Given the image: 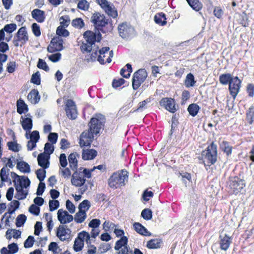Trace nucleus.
<instances>
[{
    "label": "nucleus",
    "mask_w": 254,
    "mask_h": 254,
    "mask_svg": "<svg viewBox=\"0 0 254 254\" xmlns=\"http://www.w3.org/2000/svg\"><path fill=\"white\" fill-rule=\"evenodd\" d=\"M106 122L105 116L101 114H96L89 123V129L83 131L80 135L79 145L81 147H90L94 139V135H97L103 128Z\"/></svg>",
    "instance_id": "1"
},
{
    "label": "nucleus",
    "mask_w": 254,
    "mask_h": 254,
    "mask_svg": "<svg viewBox=\"0 0 254 254\" xmlns=\"http://www.w3.org/2000/svg\"><path fill=\"white\" fill-rule=\"evenodd\" d=\"M90 21L93 23L95 29L97 31L106 33L111 32L113 29L112 19L107 18L104 14L100 12H94L91 17Z\"/></svg>",
    "instance_id": "2"
},
{
    "label": "nucleus",
    "mask_w": 254,
    "mask_h": 254,
    "mask_svg": "<svg viewBox=\"0 0 254 254\" xmlns=\"http://www.w3.org/2000/svg\"><path fill=\"white\" fill-rule=\"evenodd\" d=\"M83 38L86 43H82L80 49L83 53H90L92 50V46L96 42H100L102 40V34L100 32H93L90 30L86 31L83 34Z\"/></svg>",
    "instance_id": "3"
},
{
    "label": "nucleus",
    "mask_w": 254,
    "mask_h": 254,
    "mask_svg": "<svg viewBox=\"0 0 254 254\" xmlns=\"http://www.w3.org/2000/svg\"><path fill=\"white\" fill-rule=\"evenodd\" d=\"M201 159L204 164H214L217 160V146L213 141L201 152Z\"/></svg>",
    "instance_id": "4"
},
{
    "label": "nucleus",
    "mask_w": 254,
    "mask_h": 254,
    "mask_svg": "<svg viewBox=\"0 0 254 254\" xmlns=\"http://www.w3.org/2000/svg\"><path fill=\"white\" fill-rule=\"evenodd\" d=\"M228 185L232 190L233 193L237 194L245 186V183L243 179H240L238 176H231Z\"/></svg>",
    "instance_id": "5"
},
{
    "label": "nucleus",
    "mask_w": 254,
    "mask_h": 254,
    "mask_svg": "<svg viewBox=\"0 0 254 254\" xmlns=\"http://www.w3.org/2000/svg\"><path fill=\"white\" fill-rule=\"evenodd\" d=\"M96 1L109 16L113 18L117 17L118 11L113 3L107 0H96Z\"/></svg>",
    "instance_id": "6"
},
{
    "label": "nucleus",
    "mask_w": 254,
    "mask_h": 254,
    "mask_svg": "<svg viewBox=\"0 0 254 254\" xmlns=\"http://www.w3.org/2000/svg\"><path fill=\"white\" fill-rule=\"evenodd\" d=\"M147 73L145 69H139L133 74L132 79V88L137 90L146 79Z\"/></svg>",
    "instance_id": "7"
},
{
    "label": "nucleus",
    "mask_w": 254,
    "mask_h": 254,
    "mask_svg": "<svg viewBox=\"0 0 254 254\" xmlns=\"http://www.w3.org/2000/svg\"><path fill=\"white\" fill-rule=\"evenodd\" d=\"M120 36L123 39H130L134 35V29L131 25L126 23H123L118 26Z\"/></svg>",
    "instance_id": "8"
},
{
    "label": "nucleus",
    "mask_w": 254,
    "mask_h": 254,
    "mask_svg": "<svg viewBox=\"0 0 254 254\" xmlns=\"http://www.w3.org/2000/svg\"><path fill=\"white\" fill-rule=\"evenodd\" d=\"M128 176H111L108 180V185L112 189H117L119 186H124L127 181Z\"/></svg>",
    "instance_id": "9"
},
{
    "label": "nucleus",
    "mask_w": 254,
    "mask_h": 254,
    "mask_svg": "<svg viewBox=\"0 0 254 254\" xmlns=\"http://www.w3.org/2000/svg\"><path fill=\"white\" fill-rule=\"evenodd\" d=\"M63 42V40L61 37H58L52 38L47 47L48 52L53 53L62 51L64 48Z\"/></svg>",
    "instance_id": "10"
},
{
    "label": "nucleus",
    "mask_w": 254,
    "mask_h": 254,
    "mask_svg": "<svg viewBox=\"0 0 254 254\" xmlns=\"http://www.w3.org/2000/svg\"><path fill=\"white\" fill-rule=\"evenodd\" d=\"M65 111L67 117L71 120H75L77 117V112L74 102L68 99L66 101Z\"/></svg>",
    "instance_id": "11"
},
{
    "label": "nucleus",
    "mask_w": 254,
    "mask_h": 254,
    "mask_svg": "<svg viewBox=\"0 0 254 254\" xmlns=\"http://www.w3.org/2000/svg\"><path fill=\"white\" fill-rule=\"evenodd\" d=\"M242 81L238 76H235L229 84V90L230 94L235 99L240 91Z\"/></svg>",
    "instance_id": "12"
},
{
    "label": "nucleus",
    "mask_w": 254,
    "mask_h": 254,
    "mask_svg": "<svg viewBox=\"0 0 254 254\" xmlns=\"http://www.w3.org/2000/svg\"><path fill=\"white\" fill-rule=\"evenodd\" d=\"M160 105L164 107L171 113H174L177 111L175 106V101L172 98H163L159 102Z\"/></svg>",
    "instance_id": "13"
},
{
    "label": "nucleus",
    "mask_w": 254,
    "mask_h": 254,
    "mask_svg": "<svg viewBox=\"0 0 254 254\" xmlns=\"http://www.w3.org/2000/svg\"><path fill=\"white\" fill-rule=\"evenodd\" d=\"M13 181L17 184V187L22 188H27L30 185L31 182L27 176H13Z\"/></svg>",
    "instance_id": "14"
},
{
    "label": "nucleus",
    "mask_w": 254,
    "mask_h": 254,
    "mask_svg": "<svg viewBox=\"0 0 254 254\" xmlns=\"http://www.w3.org/2000/svg\"><path fill=\"white\" fill-rule=\"evenodd\" d=\"M76 156L77 154L76 153H72L68 157L69 166L73 171H74V172L72 175H80V173H81V171L82 169V168H80L79 169V173H78L77 171V160L76 159Z\"/></svg>",
    "instance_id": "15"
},
{
    "label": "nucleus",
    "mask_w": 254,
    "mask_h": 254,
    "mask_svg": "<svg viewBox=\"0 0 254 254\" xmlns=\"http://www.w3.org/2000/svg\"><path fill=\"white\" fill-rule=\"evenodd\" d=\"M15 36V38H17L19 40H21V47L22 46V45L25 44L29 39L26 28L25 27H21L20 28Z\"/></svg>",
    "instance_id": "16"
},
{
    "label": "nucleus",
    "mask_w": 254,
    "mask_h": 254,
    "mask_svg": "<svg viewBox=\"0 0 254 254\" xmlns=\"http://www.w3.org/2000/svg\"><path fill=\"white\" fill-rule=\"evenodd\" d=\"M220 249L224 251H227L232 243V238L228 235L225 234L224 236H219Z\"/></svg>",
    "instance_id": "17"
},
{
    "label": "nucleus",
    "mask_w": 254,
    "mask_h": 254,
    "mask_svg": "<svg viewBox=\"0 0 254 254\" xmlns=\"http://www.w3.org/2000/svg\"><path fill=\"white\" fill-rule=\"evenodd\" d=\"M50 157L45 154L40 153L37 157L38 164L41 167L48 168L50 166Z\"/></svg>",
    "instance_id": "18"
},
{
    "label": "nucleus",
    "mask_w": 254,
    "mask_h": 254,
    "mask_svg": "<svg viewBox=\"0 0 254 254\" xmlns=\"http://www.w3.org/2000/svg\"><path fill=\"white\" fill-rule=\"evenodd\" d=\"M14 186L16 190V193L14 195V197L18 200H23L26 198L28 195V191L24 190V188L20 187H17V184L15 181H13Z\"/></svg>",
    "instance_id": "19"
},
{
    "label": "nucleus",
    "mask_w": 254,
    "mask_h": 254,
    "mask_svg": "<svg viewBox=\"0 0 254 254\" xmlns=\"http://www.w3.org/2000/svg\"><path fill=\"white\" fill-rule=\"evenodd\" d=\"M32 17L39 23H42L45 21V12L39 9H34L31 12Z\"/></svg>",
    "instance_id": "20"
},
{
    "label": "nucleus",
    "mask_w": 254,
    "mask_h": 254,
    "mask_svg": "<svg viewBox=\"0 0 254 254\" xmlns=\"http://www.w3.org/2000/svg\"><path fill=\"white\" fill-rule=\"evenodd\" d=\"M27 99L32 104H37L40 100V96L38 90L35 89L31 90L27 95Z\"/></svg>",
    "instance_id": "21"
},
{
    "label": "nucleus",
    "mask_w": 254,
    "mask_h": 254,
    "mask_svg": "<svg viewBox=\"0 0 254 254\" xmlns=\"http://www.w3.org/2000/svg\"><path fill=\"white\" fill-rule=\"evenodd\" d=\"M71 231L69 229H65L64 226L60 225L57 231V236L60 238L62 241H64L67 239L66 235L68 233H70Z\"/></svg>",
    "instance_id": "22"
},
{
    "label": "nucleus",
    "mask_w": 254,
    "mask_h": 254,
    "mask_svg": "<svg viewBox=\"0 0 254 254\" xmlns=\"http://www.w3.org/2000/svg\"><path fill=\"white\" fill-rule=\"evenodd\" d=\"M71 183L73 185L76 187L82 186L85 182L86 179L84 177L90 178L91 176H72Z\"/></svg>",
    "instance_id": "23"
},
{
    "label": "nucleus",
    "mask_w": 254,
    "mask_h": 254,
    "mask_svg": "<svg viewBox=\"0 0 254 254\" xmlns=\"http://www.w3.org/2000/svg\"><path fill=\"white\" fill-rule=\"evenodd\" d=\"M97 154V152L95 149H83L82 157L84 160H92L96 157Z\"/></svg>",
    "instance_id": "24"
},
{
    "label": "nucleus",
    "mask_w": 254,
    "mask_h": 254,
    "mask_svg": "<svg viewBox=\"0 0 254 254\" xmlns=\"http://www.w3.org/2000/svg\"><path fill=\"white\" fill-rule=\"evenodd\" d=\"M22 121H21V126L23 129L26 132H30L31 129L33 127V121L31 118H24L21 117Z\"/></svg>",
    "instance_id": "25"
},
{
    "label": "nucleus",
    "mask_w": 254,
    "mask_h": 254,
    "mask_svg": "<svg viewBox=\"0 0 254 254\" xmlns=\"http://www.w3.org/2000/svg\"><path fill=\"white\" fill-rule=\"evenodd\" d=\"M16 168L21 173L23 174H27L30 172V165L24 161H17Z\"/></svg>",
    "instance_id": "26"
},
{
    "label": "nucleus",
    "mask_w": 254,
    "mask_h": 254,
    "mask_svg": "<svg viewBox=\"0 0 254 254\" xmlns=\"http://www.w3.org/2000/svg\"><path fill=\"white\" fill-rule=\"evenodd\" d=\"M133 227L136 232L140 235L145 236H149L151 235V233L149 232L145 227L138 222H135L133 224Z\"/></svg>",
    "instance_id": "27"
},
{
    "label": "nucleus",
    "mask_w": 254,
    "mask_h": 254,
    "mask_svg": "<svg viewBox=\"0 0 254 254\" xmlns=\"http://www.w3.org/2000/svg\"><path fill=\"white\" fill-rule=\"evenodd\" d=\"M17 112L20 115L26 113L28 111V106L22 99H19L16 102Z\"/></svg>",
    "instance_id": "28"
},
{
    "label": "nucleus",
    "mask_w": 254,
    "mask_h": 254,
    "mask_svg": "<svg viewBox=\"0 0 254 254\" xmlns=\"http://www.w3.org/2000/svg\"><path fill=\"white\" fill-rule=\"evenodd\" d=\"M166 19V15L163 12L156 14L154 17L155 22L160 26L166 25L167 23Z\"/></svg>",
    "instance_id": "29"
},
{
    "label": "nucleus",
    "mask_w": 254,
    "mask_h": 254,
    "mask_svg": "<svg viewBox=\"0 0 254 254\" xmlns=\"http://www.w3.org/2000/svg\"><path fill=\"white\" fill-rule=\"evenodd\" d=\"M189 5L195 11H199L202 8V4L199 0H186Z\"/></svg>",
    "instance_id": "30"
},
{
    "label": "nucleus",
    "mask_w": 254,
    "mask_h": 254,
    "mask_svg": "<svg viewBox=\"0 0 254 254\" xmlns=\"http://www.w3.org/2000/svg\"><path fill=\"white\" fill-rule=\"evenodd\" d=\"M220 148L222 151L226 153L227 156H229L232 153V147L230 145L229 142L222 141L220 144Z\"/></svg>",
    "instance_id": "31"
},
{
    "label": "nucleus",
    "mask_w": 254,
    "mask_h": 254,
    "mask_svg": "<svg viewBox=\"0 0 254 254\" xmlns=\"http://www.w3.org/2000/svg\"><path fill=\"white\" fill-rule=\"evenodd\" d=\"M234 77L230 73H224L219 76V82L222 85L229 84Z\"/></svg>",
    "instance_id": "32"
},
{
    "label": "nucleus",
    "mask_w": 254,
    "mask_h": 254,
    "mask_svg": "<svg viewBox=\"0 0 254 254\" xmlns=\"http://www.w3.org/2000/svg\"><path fill=\"white\" fill-rule=\"evenodd\" d=\"M162 241L159 239H153L148 241L146 247L150 249L159 248L161 246Z\"/></svg>",
    "instance_id": "33"
},
{
    "label": "nucleus",
    "mask_w": 254,
    "mask_h": 254,
    "mask_svg": "<svg viewBox=\"0 0 254 254\" xmlns=\"http://www.w3.org/2000/svg\"><path fill=\"white\" fill-rule=\"evenodd\" d=\"M132 69L131 65L130 64H127L126 67L122 68L120 71L121 75L126 78H128L130 73L132 72Z\"/></svg>",
    "instance_id": "34"
},
{
    "label": "nucleus",
    "mask_w": 254,
    "mask_h": 254,
    "mask_svg": "<svg viewBox=\"0 0 254 254\" xmlns=\"http://www.w3.org/2000/svg\"><path fill=\"white\" fill-rule=\"evenodd\" d=\"M199 109L200 107L197 104L192 103L189 105L187 110L190 116L195 117L198 114Z\"/></svg>",
    "instance_id": "35"
},
{
    "label": "nucleus",
    "mask_w": 254,
    "mask_h": 254,
    "mask_svg": "<svg viewBox=\"0 0 254 254\" xmlns=\"http://www.w3.org/2000/svg\"><path fill=\"white\" fill-rule=\"evenodd\" d=\"M195 82L194 75L191 73L188 74L185 81V86L187 88L193 87Z\"/></svg>",
    "instance_id": "36"
},
{
    "label": "nucleus",
    "mask_w": 254,
    "mask_h": 254,
    "mask_svg": "<svg viewBox=\"0 0 254 254\" xmlns=\"http://www.w3.org/2000/svg\"><path fill=\"white\" fill-rule=\"evenodd\" d=\"M87 215L85 211H78L74 217V221L77 223H82L86 218Z\"/></svg>",
    "instance_id": "37"
},
{
    "label": "nucleus",
    "mask_w": 254,
    "mask_h": 254,
    "mask_svg": "<svg viewBox=\"0 0 254 254\" xmlns=\"http://www.w3.org/2000/svg\"><path fill=\"white\" fill-rule=\"evenodd\" d=\"M246 120L248 123L252 125L254 122V107L251 106L246 112Z\"/></svg>",
    "instance_id": "38"
},
{
    "label": "nucleus",
    "mask_w": 254,
    "mask_h": 254,
    "mask_svg": "<svg viewBox=\"0 0 254 254\" xmlns=\"http://www.w3.org/2000/svg\"><path fill=\"white\" fill-rule=\"evenodd\" d=\"M128 239L127 237L123 236L120 240L116 243L115 249L119 250L122 247L127 245Z\"/></svg>",
    "instance_id": "39"
},
{
    "label": "nucleus",
    "mask_w": 254,
    "mask_h": 254,
    "mask_svg": "<svg viewBox=\"0 0 254 254\" xmlns=\"http://www.w3.org/2000/svg\"><path fill=\"white\" fill-rule=\"evenodd\" d=\"M110 50V48L109 47H105L102 48L99 51V55L97 58V61L100 63L101 64H105L104 59L102 58V55H105L106 53L109 52Z\"/></svg>",
    "instance_id": "40"
},
{
    "label": "nucleus",
    "mask_w": 254,
    "mask_h": 254,
    "mask_svg": "<svg viewBox=\"0 0 254 254\" xmlns=\"http://www.w3.org/2000/svg\"><path fill=\"white\" fill-rule=\"evenodd\" d=\"M25 137L30 139V140L38 142L40 139L39 132L38 130H34L31 132L29 135L28 134V132H26Z\"/></svg>",
    "instance_id": "41"
},
{
    "label": "nucleus",
    "mask_w": 254,
    "mask_h": 254,
    "mask_svg": "<svg viewBox=\"0 0 254 254\" xmlns=\"http://www.w3.org/2000/svg\"><path fill=\"white\" fill-rule=\"evenodd\" d=\"M54 151V146L53 144L49 142H47L45 143L44 146V152L41 153V154H45V155L50 157V155L52 154Z\"/></svg>",
    "instance_id": "42"
},
{
    "label": "nucleus",
    "mask_w": 254,
    "mask_h": 254,
    "mask_svg": "<svg viewBox=\"0 0 254 254\" xmlns=\"http://www.w3.org/2000/svg\"><path fill=\"white\" fill-rule=\"evenodd\" d=\"M56 34L59 36L66 37L69 36V32L63 26H59L57 28Z\"/></svg>",
    "instance_id": "43"
},
{
    "label": "nucleus",
    "mask_w": 254,
    "mask_h": 254,
    "mask_svg": "<svg viewBox=\"0 0 254 254\" xmlns=\"http://www.w3.org/2000/svg\"><path fill=\"white\" fill-rule=\"evenodd\" d=\"M8 149L15 152H18L20 150V146L16 142L9 141L7 143Z\"/></svg>",
    "instance_id": "44"
},
{
    "label": "nucleus",
    "mask_w": 254,
    "mask_h": 254,
    "mask_svg": "<svg viewBox=\"0 0 254 254\" xmlns=\"http://www.w3.org/2000/svg\"><path fill=\"white\" fill-rule=\"evenodd\" d=\"M90 206L91 205L90 202L87 199L84 200L79 204L78 206L79 210L81 211H85L86 212L87 210H88Z\"/></svg>",
    "instance_id": "45"
},
{
    "label": "nucleus",
    "mask_w": 254,
    "mask_h": 254,
    "mask_svg": "<svg viewBox=\"0 0 254 254\" xmlns=\"http://www.w3.org/2000/svg\"><path fill=\"white\" fill-rule=\"evenodd\" d=\"M141 216L146 220H151L152 217V211L149 208H145L142 211Z\"/></svg>",
    "instance_id": "46"
},
{
    "label": "nucleus",
    "mask_w": 254,
    "mask_h": 254,
    "mask_svg": "<svg viewBox=\"0 0 254 254\" xmlns=\"http://www.w3.org/2000/svg\"><path fill=\"white\" fill-rule=\"evenodd\" d=\"M30 82L37 85L41 84V77L39 71H37L32 75Z\"/></svg>",
    "instance_id": "47"
},
{
    "label": "nucleus",
    "mask_w": 254,
    "mask_h": 254,
    "mask_svg": "<svg viewBox=\"0 0 254 254\" xmlns=\"http://www.w3.org/2000/svg\"><path fill=\"white\" fill-rule=\"evenodd\" d=\"M27 217L24 214L18 215L16 219V225L17 227H21L24 225L26 220Z\"/></svg>",
    "instance_id": "48"
},
{
    "label": "nucleus",
    "mask_w": 254,
    "mask_h": 254,
    "mask_svg": "<svg viewBox=\"0 0 254 254\" xmlns=\"http://www.w3.org/2000/svg\"><path fill=\"white\" fill-rule=\"evenodd\" d=\"M84 246V242L82 240L78 239H75L73 245V249L76 252H78L82 250Z\"/></svg>",
    "instance_id": "49"
},
{
    "label": "nucleus",
    "mask_w": 254,
    "mask_h": 254,
    "mask_svg": "<svg viewBox=\"0 0 254 254\" xmlns=\"http://www.w3.org/2000/svg\"><path fill=\"white\" fill-rule=\"evenodd\" d=\"M77 239H78L80 240H82L84 241V240L85 239L87 244L90 243V236L88 233L85 232V231H82L81 232H80L78 234Z\"/></svg>",
    "instance_id": "50"
},
{
    "label": "nucleus",
    "mask_w": 254,
    "mask_h": 254,
    "mask_svg": "<svg viewBox=\"0 0 254 254\" xmlns=\"http://www.w3.org/2000/svg\"><path fill=\"white\" fill-rule=\"evenodd\" d=\"M71 24L74 27L82 28L84 26V22L82 18H77L72 21Z\"/></svg>",
    "instance_id": "51"
},
{
    "label": "nucleus",
    "mask_w": 254,
    "mask_h": 254,
    "mask_svg": "<svg viewBox=\"0 0 254 254\" xmlns=\"http://www.w3.org/2000/svg\"><path fill=\"white\" fill-rule=\"evenodd\" d=\"M67 212L65 210H63L62 209H60L58 210L57 215L58 220L61 224H66L65 219L66 216H65L64 213Z\"/></svg>",
    "instance_id": "52"
},
{
    "label": "nucleus",
    "mask_w": 254,
    "mask_h": 254,
    "mask_svg": "<svg viewBox=\"0 0 254 254\" xmlns=\"http://www.w3.org/2000/svg\"><path fill=\"white\" fill-rule=\"evenodd\" d=\"M37 66L38 68L43 69L46 72H48L50 70L49 67L47 65L46 62L43 59H39Z\"/></svg>",
    "instance_id": "53"
},
{
    "label": "nucleus",
    "mask_w": 254,
    "mask_h": 254,
    "mask_svg": "<svg viewBox=\"0 0 254 254\" xmlns=\"http://www.w3.org/2000/svg\"><path fill=\"white\" fill-rule=\"evenodd\" d=\"M49 210L53 211L60 206V202L58 200H50L49 202Z\"/></svg>",
    "instance_id": "54"
},
{
    "label": "nucleus",
    "mask_w": 254,
    "mask_h": 254,
    "mask_svg": "<svg viewBox=\"0 0 254 254\" xmlns=\"http://www.w3.org/2000/svg\"><path fill=\"white\" fill-rule=\"evenodd\" d=\"M17 26L14 23L6 24L2 29L7 33H11L16 30Z\"/></svg>",
    "instance_id": "55"
},
{
    "label": "nucleus",
    "mask_w": 254,
    "mask_h": 254,
    "mask_svg": "<svg viewBox=\"0 0 254 254\" xmlns=\"http://www.w3.org/2000/svg\"><path fill=\"white\" fill-rule=\"evenodd\" d=\"M48 58L49 60L53 62L56 63L59 61L62 57V55L60 53H56L55 54H53L50 55H48Z\"/></svg>",
    "instance_id": "56"
},
{
    "label": "nucleus",
    "mask_w": 254,
    "mask_h": 254,
    "mask_svg": "<svg viewBox=\"0 0 254 254\" xmlns=\"http://www.w3.org/2000/svg\"><path fill=\"white\" fill-rule=\"evenodd\" d=\"M60 26L67 27L70 23V18L68 15L62 16L60 18Z\"/></svg>",
    "instance_id": "57"
},
{
    "label": "nucleus",
    "mask_w": 254,
    "mask_h": 254,
    "mask_svg": "<svg viewBox=\"0 0 254 254\" xmlns=\"http://www.w3.org/2000/svg\"><path fill=\"white\" fill-rule=\"evenodd\" d=\"M154 193L152 191L146 190L142 194V199L145 201H148L149 200L150 198L152 197Z\"/></svg>",
    "instance_id": "58"
},
{
    "label": "nucleus",
    "mask_w": 254,
    "mask_h": 254,
    "mask_svg": "<svg viewBox=\"0 0 254 254\" xmlns=\"http://www.w3.org/2000/svg\"><path fill=\"white\" fill-rule=\"evenodd\" d=\"M77 7L83 10H87L89 8V3L86 0H79L77 4Z\"/></svg>",
    "instance_id": "59"
},
{
    "label": "nucleus",
    "mask_w": 254,
    "mask_h": 254,
    "mask_svg": "<svg viewBox=\"0 0 254 254\" xmlns=\"http://www.w3.org/2000/svg\"><path fill=\"white\" fill-rule=\"evenodd\" d=\"M34 238L33 236H29L25 241L24 246L25 248H31L33 246L34 243Z\"/></svg>",
    "instance_id": "60"
},
{
    "label": "nucleus",
    "mask_w": 254,
    "mask_h": 254,
    "mask_svg": "<svg viewBox=\"0 0 254 254\" xmlns=\"http://www.w3.org/2000/svg\"><path fill=\"white\" fill-rule=\"evenodd\" d=\"M32 30L34 34V35L36 37H39L41 35V31L40 26L36 23H34L32 24Z\"/></svg>",
    "instance_id": "61"
},
{
    "label": "nucleus",
    "mask_w": 254,
    "mask_h": 254,
    "mask_svg": "<svg viewBox=\"0 0 254 254\" xmlns=\"http://www.w3.org/2000/svg\"><path fill=\"white\" fill-rule=\"evenodd\" d=\"M58 138V134L56 132H50L48 136V141H49L51 144H55Z\"/></svg>",
    "instance_id": "62"
},
{
    "label": "nucleus",
    "mask_w": 254,
    "mask_h": 254,
    "mask_svg": "<svg viewBox=\"0 0 254 254\" xmlns=\"http://www.w3.org/2000/svg\"><path fill=\"white\" fill-rule=\"evenodd\" d=\"M40 208L35 204H32L29 208V211L35 215H38L40 213Z\"/></svg>",
    "instance_id": "63"
},
{
    "label": "nucleus",
    "mask_w": 254,
    "mask_h": 254,
    "mask_svg": "<svg viewBox=\"0 0 254 254\" xmlns=\"http://www.w3.org/2000/svg\"><path fill=\"white\" fill-rule=\"evenodd\" d=\"M16 64L14 61L10 62L7 64L6 70L8 73H12L15 70Z\"/></svg>",
    "instance_id": "64"
}]
</instances>
